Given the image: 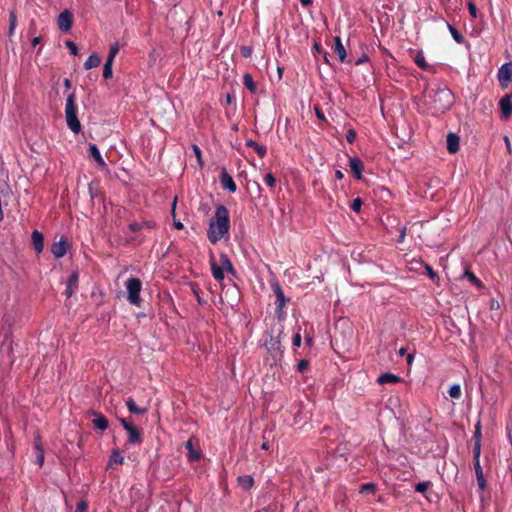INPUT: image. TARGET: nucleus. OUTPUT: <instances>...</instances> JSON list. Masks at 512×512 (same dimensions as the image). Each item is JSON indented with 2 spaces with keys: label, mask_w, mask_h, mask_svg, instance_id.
Listing matches in <instances>:
<instances>
[{
  "label": "nucleus",
  "mask_w": 512,
  "mask_h": 512,
  "mask_svg": "<svg viewBox=\"0 0 512 512\" xmlns=\"http://www.w3.org/2000/svg\"><path fill=\"white\" fill-rule=\"evenodd\" d=\"M504 141H505V145H506L507 151L510 153L511 152V146H510V140H509L508 136L504 137Z\"/></svg>",
  "instance_id": "obj_58"
},
{
  "label": "nucleus",
  "mask_w": 512,
  "mask_h": 512,
  "mask_svg": "<svg viewBox=\"0 0 512 512\" xmlns=\"http://www.w3.org/2000/svg\"><path fill=\"white\" fill-rule=\"evenodd\" d=\"M17 27V15L15 10H10L9 12V28H8V36L11 38Z\"/></svg>",
  "instance_id": "obj_25"
},
{
  "label": "nucleus",
  "mask_w": 512,
  "mask_h": 512,
  "mask_svg": "<svg viewBox=\"0 0 512 512\" xmlns=\"http://www.w3.org/2000/svg\"><path fill=\"white\" fill-rule=\"evenodd\" d=\"M356 138V132L353 130V129H350L348 130L347 134H346V140L349 142V143H353V141L355 140Z\"/></svg>",
  "instance_id": "obj_49"
},
{
  "label": "nucleus",
  "mask_w": 512,
  "mask_h": 512,
  "mask_svg": "<svg viewBox=\"0 0 512 512\" xmlns=\"http://www.w3.org/2000/svg\"><path fill=\"white\" fill-rule=\"evenodd\" d=\"M405 236H406V227H402L400 229V235H399V238H398V242L399 243H403L404 239H405Z\"/></svg>",
  "instance_id": "obj_53"
},
{
  "label": "nucleus",
  "mask_w": 512,
  "mask_h": 512,
  "mask_svg": "<svg viewBox=\"0 0 512 512\" xmlns=\"http://www.w3.org/2000/svg\"><path fill=\"white\" fill-rule=\"evenodd\" d=\"M251 53H252V49L250 47H247V46H244L241 48V54L245 57V58H248L251 56Z\"/></svg>",
  "instance_id": "obj_50"
},
{
  "label": "nucleus",
  "mask_w": 512,
  "mask_h": 512,
  "mask_svg": "<svg viewBox=\"0 0 512 512\" xmlns=\"http://www.w3.org/2000/svg\"><path fill=\"white\" fill-rule=\"evenodd\" d=\"M78 282H79V272L73 271L67 281V287L65 290V295L67 298H69L73 295V293L75 292V290L78 287Z\"/></svg>",
  "instance_id": "obj_9"
},
{
  "label": "nucleus",
  "mask_w": 512,
  "mask_h": 512,
  "mask_svg": "<svg viewBox=\"0 0 512 512\" xmlns=\"http://www.w3.org/2000/svg\"><path fill=\"white\" fill-rule=\"evenodd\" d=\"M120 422L125 430L132 426V424L128 422L125 418H120Z\"/></svg>",
  "instance_id": "obj_56"
},
{
  "label": "nucleus",
  "mask_w": 512,
  "mask_h": 512,
  "mask_svg": "<svg viewBox=\"0 0 512 512\" xmlns=\"http://www.w3.org/2000/svg\"><path fill=\"white\" fill-rule=\"evenodd\" d=\"M499 106L502 112V115L505 119H508L512 113V97L509 94H506L500 99Z\"/></svg>",
  "instance_id": "obj_10"
},
{
  "label": "nucleus",
  "mask_w": 512,
  "mask_h": 512,
  "mask_svg": "<svg viewBox=\"0 0 512 512\" xmlns=\"http://www.w3.org/2000/svg\"><path fill=\"white\" fill-rule=\"evenodd\" d=\"M118 52H119L118 44L115 43V44L111 45L110 49H109V54H108L107 60L108 61H114V58L116 57Z\"/></svg>",
  "instance_id": "obj_39"
},
{
  "label": "nucleus",
  "mask_w": 512,
  "mask_h": 512,
  "mask_svg": "<svg viewBox=\"0 0 512 512\" xmlns=\"http://www.w3.org/2000/svg\"><path fill=\"white\" fill-rule=\"evenodd\" d=\"M264 182L267 186L269 187H274L275 186V183H276V179L275 177L273 176V174L271 173H268L264 176Z\"/></svg>",
  "instance_id": "obj_40"
},
{
  "label": "nucleus",
  "mask_w": 512,
  "mask_h": 512,
  "mask_svg": "<svg viewBox=\"0 0 512 512\" xmlns=\"http://www.w3.org/2000/svg\"><path fill=\"white\" fill-rule=\"evenodd\" d=\"M301 341H302L301 334L299 332H297L293 336V346L296 348H299L301 346Z\"/></svg>",
  "instance_id": "obj_48"
},
{
  "label": "nucleus",
  "mask_w": 512,
  "mask_h": 512,
  "mask_svg": "<svg viewBox=\"0 0 512 512\" xmlns=\"http://www.w3.org/2000/svg\"><path fill=\"white\" fill-rule=\"evenodd\" d=\"M229 227L230 220L228 209L223 205H219L216 208L214 218L209 223L207 232L209 241L213 244L217 243L228 233Z\"/></svg>",
  "instance_id": "obj_1"
},
{
  "label": "nucleus",
  "mask_w": 512,
  "mask_h": 512,
  "mask_svg": "<svg viewBox=\"0 0 512 512\" xmlns=\"http://www.w3.org/2000/svg\"><path fill=\"white\" fill-rule=\"evenodd\" d=\"M474 440L481 442V424H480V422H477V424L475 425Z\"/></svg>",
  "instance_id": "obj_45"
},
{
  "label": "nucleus",
  "mask_w": 512,
  "mask_h": 512,
  "mask_svg": "<svg viewBox=\"0 0 512 512\" xmlns=\"http://www.w3.org/2000/svg\"><path fill=\"white\" fill-rule=\"evenodd\" d=\"M426 104L434 112H445L453 104V93L447 87L431 88L425 93Z\"/></svg>",
  "instance_id": "obj_2"
},
{
  "label": "nucleus",
  "mask_w": 512,
  "mask_h": 512,
  "mask_svg": "<svg viewBox=\"0 0 512 512\" xmlns=\"http://www.w3.org/2000/svg\"><path fill=\"white\" fill-rule=\"evenodd\" d=\"M414 61L415 63L417 64V66L423 70H428L429 69V65L428 63L426 62L425 60V57L423 55L422 52H418L414 58Z\"/></svg>",
  "instance_id": "obj_32"
},
{
  "label": "nucleus",
  "mask_w": 512,
  "mask_h": 512,
  "mask_svg": "<svg viewBox=\"0 0 512 512\" xmlns=\"http://www.w3.org/2000/svg\"><path fill=\"white\" fill-rule=\"evenodd\" d=\"M154 225L155 224L153 221L134 222L129 225V229L133 232H136L143 228H152Z\"/></svg>",
  "instance_id": "obj_28"
},
{
  "label": "nucleus",
  "mask_w": 512,
  "mask_h": 512,
  "mask_svg": "<svg viewBox=\"0 0 512 512\" xmlns=\"http://www.w3.org/2000/svg\"><path fill=\"white\" fill-rule=\"evenodd\" d=\"M128 433V443L129 444H139L142 442V435L140 430L132 425L131 427L127 428Z\"/></svg>",
  "instance_id": "obj_15"
},
{
  "label": "nucleus",
  "mask_w": 512,
  "mask_h": 512,
  "mask_svg": "<svg viewBox=\"0 0 512 512\" xmlns=\"http://www.w3.org/2000/svg\"><path fill=\"white\" fill-rule=\"evenodd\" d=\"M350 169L354 172L355 177L359 180L362 177V171H363V163L362 161L357 158H350L349 161Z\"/></svg>",
  "instance_id": "obj_18"
},
{
  "label": "nucleus",
  "mask_w": 512,
  "mask_h": 512,
  "mask_svg": "<svg viewBox=\"0 0 512 512\" xmlns=\"http://www.w3.org/2000/svg\"><path fill=\"white\" fill-rule=\"evenodd\" d=\"M88 508L86 501H80L77 503L75 512H85Z\"/></svg>",
  "instance_id": "obj_46"
},
{
  "label": "nucleus",
  "mask_w": 512,
  "mask_h": 512,
  "mask_svg": "<svg viewBox=\"0 0 512 512\" xmlns=\"http://www.w3.org/2000/svg\"><path fill=\"white\" fill-rule=\"evenodd\" d=\"M469 14L472 18H477V8L473 2L468 3Z\"/></svg>",
  "instance_id": "obj_44"
},
{
  "label": "nucleus",
  "mask_w": 512,
  "mask_h": 512,
  "mask_svg": "<svg viewBox=\"0 0 512 512\" xmlns=\"http://www.w3.org/2000/svg\"><path fill=\"white\" fill-rule=\"evenodd\" d=\"M464 276L471 282L473 283L475 286L477 287H481L482 283L481 281L474 275V273H472L471 271L469 270H466L465 273H464Z\"/></svg>",
  "instance_id": "obj_37"
},
{
  "label": "nucleus",
  "mask_w": 512,
  "mask_h": 512,
  "mask_svg": "<svg viewBox=\"0 0 512 512\" xmlns=\"http://www.w3.org/2000/svg\"><path fill=\"white\" fill-rule=\"evenodd\" d=\"M498 82L502 88H507L512 81V62L504 63L498 70Z\"/></svg>",
  "instance_id": "obj_5"
},
{
  "label": "nucleus",
  "mask_w": 512,
  "mask_h": 512,
  "mask_svg": "<svg viewBox=\"0 0 512 512\" xmlns=\"http://www.w3.org/2000/svg\"><path fill=\"white\" fill-rule=\"evenodd\" d=\"M219 263L221 264L223 271L226 270L228 273L235 274V269L226 254H221L219 257Z\"/></svg>",
  "instance_id": "obj_23"
},
{
  "label": "nucleus",
  "mask_w": 512,
  "mask_h": 512,
  "mask_svg": "<svg viewBox=\"0 0 512 512\" xmlns=\"http://www.w3.org/2000/svg\"><path fill=\"white\" fill-rule=\"evenodd\" d=\"M126 405H127L129 412H131L133 414L142 415L147 412V408H139L137 406V404L135 403V401L131 397H129L126 400Z\"/></svg>",
  "instance_id": "obj_22"
},
{
  "label": "nucleus",
  "mask_w": 512,
  "mask_h": 512,
  "mask_svg": "<svg viewBox=\"0 0 512 512\" xmlns=\"http://www.w3.org/2000/svg\"><path fill=\"white\" fill-rule=\"evenodd\" d=\"M193 151L195 156L197 157L199 163H201V150L197 145H193Z\"/></svg>",
  "instance_id": "obj_54"
},
{
  "label": "nucleus",
  "mask_w": 512,
  "mask_h": 512,
  "mask_svg": "<svg viewBox=\"0 0 512 512\" xmlns=\"http://www.w3.org/2000/svg\"><path fill=\"white\" fill-rule=\"evenodd\" d=\"M414 360V355L413 354H408L407 355V363L410 365Z\"/></svg>",
  "instance_id": "obj_63"
},
{
  "label": "nucleus",
  "mask_w": 512,
  "mask_h": 512,
  "mask_svg": "<svg viewBox=\"0 0 512 512\" xmlns=\"http://www.w3.org/2000/svg\"><path fill=\"white\" fill-rule=\"evenodd\" d=\"M88 151L89 157L94 159L100 168L104 169L107 167L98 147L95 144H89Z\"/></svg>",
  "instance_id": "obj_11"
},
{
  "label": "nucleus",
  "mask_w": 512,
  "mask_h": 512,
  "mask_svg": "<svg viewBox=\"0 0 512 512\" xmlns=\"http://www.w3.org/2000/svg\"><path fill=\"white\" fill-rule=\"evenodd\" d=\"M425 269L430 278L434 279L436 277V273L434 272L430 265H426Z\"/></svg>",
  "instance_id": "obj_52"
},
{
  "label": "nucleus",
  "mask_w": 512,
  "mask_h": 512,
  "mask_svg": "<svg viewBox=\"0 0 512 512\" xmlns=\"http://www.w3.org/2000/svg\"><path fill=\"white\" fill-rule=\"evenodd\" d=\"M238 484L245 490H249L253 484V477L250 475H243L238 477Z\"/></svg>",
  "instance_id": "obj_26"
},
{
  "label": "nucleus",
  "mask_w": 512,
  "mask_h": 512,
  "mask_svg": "<svg viewBox=\"0 0 512 512\" xmlns=\"http://www.w3.org/2000/svg\"><path fill=\"white\" fill-rule=\"evenodd\" d=\"M243 84L250 92H256V83L254 82L253 77L249 73L244 74Z\"/></svg>",
  "instance_id": "obj_29"
},
{
  "label": "nucleus",
  "mask_w": 512,
  "mask_h": 512,
  "mask_svg": "<svg viewBox=\"0 0 512 512\" xmlns=\"http://www.w3.org/2000/svg\"><path fill=\"white\" fill-rule=\"evenodd\" d=\"M66 46L70 50L71 54L77 55L78 54V48L76 44L73 41H66Z\"/></svg>",
  "instance_id": "obj_42"
},
{
  "label": "nucleus",
  "mask_w": 512,
  "mask_h": 512,
  "mask_svg": "<svg viewBox=\"0 0 512 512\" xmlns=\"http://www.w3.org/2000/svg\"><path fill=\"white\" fill-rule=\"evenodd\" d=\"M447 28H448L449 32L451 33L453 39L457 43L461 44L464 42V36L454 26L447 23Z\"/></svg>",
  "instance_id": "obj_31"
},
{
  "label": "nucleus",
  "mask_w": 512,
  "mask_h": 512,
  "mask_svg": "<svg viewBox=\"0 0 512 512\" xmlns=\"http://www.w3.org/2000/svg\"><path fill=\"white\" fill-rule=\"evenodd\" d=\"M112 64H113V61H108V60H106V62L104 64V67H103V77L105 79H109L113 75Z\"/></svg>",
  "instance_id": "obj_35"
},
{
  "label": "nucleus",
  "mask_w": 512,
  "mask_h": 512,
  "mask_svg": "<svg viewBox=\"0 0 512 512\" xmlns=\"http://www.w3.org/2000/svg\"><path fill=\"white\" fill-rule=\"evenodd\" d=\"M210 265H211V272L213 277L216 280H223L224 279V271L221 266V264L217 263L213 257L210 258Z\"/></svg>",
  "instance_id": "obj_20"
},
{
  "label": "nucleus",
  "mask_w": 512,
  "mask_h": 512,
  "mask_svg": "<svg viewBox=\"0 0 512 512\" xmlns=\"http://www.w3.org/2000/svg\"><path fill=\"white\" fill-rule=\"evenodd\" d=\"M51 252L56 258L63 257L67 252V243L64 239L55 242L51 247Z\"/></svg>",
  "instance_id": "obj_14"
},
{
  "label": "nucleus",
  "mask_w": 512,
  "mask_h": 512,
  "mask_svg": "<svg viewBox=\"0 0 512 512\" xmlns=\"http://www.w3.org/2000/svg\"><path fill=\"white\" fill-rule=\"evenodd\" d=\"M376 490V485L373 483H365L360 487V493L373 494Z\"/></svg>",
  "instance_id": "obj_36"
},
{
  "label": "nucleus",
  "mask_w": 512,
  "mask_h": 512,
  "mask_svg": "<svg viewBox=\"0 0 512 512\" xmlns=\"http://www.w3.org/2000/svg\"><path fill=\"white\" fill-rule=\"evenodd\" d=\"M459 137L454 133H449L447 135V150L454 154L459 150Z\"/></svg>",
  "instance_id": "obj_16"
},
{
  "label": "nucleus",
  "mask_w": 512,
  "mask_h": 512,
  "mask_svg": "<svg viewBox=\"0 0 512 512\" xmlns=\"http://www.w3.org/2000/svg\"><path fill=\"white\" fill-rule=\"evenodd\" d=\"M333 50L335 54L338 56L339 60L341 62H344L346 59V50L342 44L341 38L339 36H336L334 38V46Z\"/></svg>",
  "instance_id": "obj_17"
},
{
  "label": "nucleus",
  "mask_w": 512,
  "mask_h": 512,
  "mask_svg": "<svg viewBox=\"0 0 512 512\" xmlns=\"http://www.w3.org/2000/svg\"><path fill=\"white\" fill-rule=\"evenodd\" d=\"M474 469L476 473L477 484L481 490L486 487V480L484 478L483 470L480 462H474Z\"/></svg>",
  "instance_id": "obj_21"
},
{
  "label": "nucleus",
  "mask_w": 512,
  "mask_h": 512,
  "mask_svg": "<svg viewBox=\"0 0 512 512\" xmlns=\"http://www.w3.org/2000/svg\"><path fill=\"white\" fill-rule=\"evenodd\" d=\"M361 205H362V200L360 198H356L353 200V202L351 204V209L354 212H359L361 209Z\"/></svg>",
  "instance_id": "obj_41"
},
{
  "label": "nucleus",
  "mask_w": 512,
  "mask_h": 512,
  "mask_svg": "<svg viewBox=\"0 0 512 512\" xmlns=\"http://www.w3.org/2000/svg\"><path fill=\"white\" fill-rule=\"evenodd\" d=\"M185 447L188 450V459L190 461H196L200 458L199 453L193 449V444L191 440L186 442Z\"/></svg>",
  "instance_id": "obj_30"
},
{
  "label": "nucleus",
  "mask_w": 512,
  "mask_h": 512,
  "mask_svg": "<svg viewBox=\"0 0 512 512\" xmlns=\"http://www.w3.org/2000/svg\"><path fill=\"white\" fill-rule=\"evenodd\" d=\"M449 396L453 399H459L461 397V387L459 384L452 385L448 390Z\"/></svg>",
  "instance_id": "obj_34"
},
{
  "label": "nucleus",
  "mask_w": 512,
  "mask_h": 512,
  "mask_svg": "<svg viewBox=\"0 0 512 512\" xmlns=\"http://www.w3.org/2000/svg\"><path fill=\"white\" fill-rule=\"evenodd\" d=\"M314 49L318 52V53H322L323 50L321 48V46L318 44V43H315L314 44Z\"/></svg>",
  "instance_id": "obj_64"
},
{
  "label": "nucleus",
  "mask_w": 512,
  "mask_h": 512,
  "mask_svg": "<svg viewBox=\"0 0 512 512\" xmlns=\"http://www.w3.org/2000/svg\"><path fill=\"white\" fill-rule=\"evenodd\" d=\"M273 291L276 296L275 305H276V312L281 315L283 312V309L286 305V303L289 301L288 298L285 297L283 290L281 289L279 284H274Z\"/></svg>",
  "instance_id": "obj_6"
},
{
  "label": "nucleus",
  "mask_w": 512,
  "mask_h": 512,
  "mask_svg": "<svg viewBox=\"0 0 512 512\" xmlns=\"http://www.w3.org/2000/svg\"><path fill=\"white\" fill-rule=\"evenodd\" d=\"M481 442L475 441L473 448V462H480Z\"/></svg>",
  "instance_id": "obj_38"
},
{
  "label": "nucleus",
  "mask_w": 512,
  "mask_h": 512,
  "mask_svg": "<svg viewBox=\"0 0 512 512\" xmlns=\"http://www.w3.org/2000/svg\"><path fill=\"white\" fill-rule=\"evenodd\" d=\"M73 14L69 10H64L58 16L57 24L61 31L68 32L72 27Z\"/></svg>",
  "instance_id": "obj_7"
},
{
  "label": "nucleus",
  "mask_w": 512,
  "mask_h": 512,
  "mask_svg": "<svg viewBox=\"0 0 512 512\" xmlns=\"http://www.w3.org/2000/svg\"><path fill=\"white\" fill-rule=\"evenodd\" d=\"M40 41H41V38H40V37H34V38L32 39L31 44H32V46H33V47H35V46H37V45L40 43Z\"/></svg>",
  "instance_id": "obj_60"
},
{
  "label": "nucleus",
  "mask_w": 512,
  "mask_h": 512,
  "mask_svg": "<svg viewBox=\"0 0 512 512\" xmlns=\"http://www.w3.org/2000/svg\"><path fill=\"white\" fill-rule=\"evenodd\" d=\"M430 483L429 482H420L416 485L415 490L417 492H424L428 489Z\"/></svg>",
  "instance_id": "obj_43"
},
{
  "label": "nucleus",
  "mask_w": 512,
  "mask_h": 512,
  "mask_svg": "<svg viewBox=\"0 0 512 512\" xmlns=\"http://www.w3.org/2000/svg\"><path fill=\"white\" fill-rule=\"evenodd\" d=\"M92 416L94 417L92 423L95 429L105 430L108 428V420L104 415L97 412H92Z\"/></svg>",
  "instance_id": "obj_13"
},
{
  "label": "nucleus",
  "mask_w": 512,
  "mask_h": 512,
  "mask_svg": "<svg viewBox=\"0 0 512 512\" xmlns=\"http://www.w3.org/2000/svg\"><path fill=\"white\" fill-rule=\"evenodd\" d=\"M173 225L176 229L181 230L183 229V224L180 221L174 220Z\"/></svg>",
  "instance_id": "obj_57"
},
{
  "label": "nucleus",
  "mask_w": 512,
  "mask_h": 512,
  "mask_svg": "<svg viewBox=\"0 0 512 512\" xmlns=\"http://www.w3.org/2000/svg\"><path fill=\"white\" fill-rule=\"evenodd\" d=\"M34 448L37 453H40V451H44L39 436H37L35 439Z\"/></svg>",
  "instance_id": "obj_51"
},
{
  "label": "nucleus",
  "mask_w": 512,
  "mask_h": 512,
  "mask_svg": "<svg viewBox=\"0 0 512 512\" xmlns=\"http://www.w3.org/2000/svg\"><path fill=\"white\" fill-rule=\"evenodd\" d=\"M246 146L253 148L261 158H263L266 155V147L259 145L254 140H247Z\"/></svg>",
  "instance_id": "obj_27"
},
{
  "label": "nucleus",
  "mask_w": 512,
  "mask_h": 512,
  "mask_svg": "<svg viewBox=\"0 0 512 512\" xmlns=\"http://www.w3.org/2000/svg\"><path fill=\"white\" fill-rule=\"evenodd\" d=\"M282 355V351L280 350V347H276L274 349V357H277V356H281Z\"/></svg>",
  "instance_id": "obj_62"
},
{
  "label": "nucleus",
  "mask_w": 512,
  "mask_h": 512,
  "mask_svg": "<svg viewBox=\"0 0 512 512\" xmlns=\"http://www.w3.org/2000/svg\"><path fill=\"white\" fill-rule=\"evenodd\" d=\"M315 110H316V115H317L318 119L324 120L325 117H324L323 112L321 110H319L318 108H316Z\"/></svg>",
  "instance_id": "obj_59"
},
{
  "label": "nucleus",
  "mask_w": 512,
  "mask_h": 512,
  "mask_svg": "<svg viewBox=\"0 0 512 512\" xmlns=\"http://www.w3.org/2000/svg\"><path fill=\"white\" fill-rule=\"evenodd\" d=\"M124 461V457L119 450H114L110 456L109 464H122Z\"/></svg>",
  "instance_id": "obj_33"
},
{
  "label": "nucleus",
  "mask_w": 512,
  "mask_h": 512,
  "mask_svg": "<svg viewBox=\"0 0 512 512\" xmlns=\"http://www.w3.org/2000/svg\"><path fill=\"white\" fill-rule=\"evenodd\" d=\"M32 245L35 251L40 254L44 248V236L38 230H34L31 235Z\"/></svg>",
  "instance_id": "obj_12"
},
{
  "label": "nucleus",
  "mask_w": 512,
  "mask_h": 512,
  "mask_svg": "<svg viewBox=\"0 0 512 512\" xmlns=\"http://www.w3.org/2000/svg\"><path fill=\"white\" fill-rule=\"evenodd\" d=\"M309 366V362L305 359H302L298 364H297V370L299 372H303L305 369H307Z\"/></svg>",
  "instance_id": "obj_47"
},
{
  "label": "nucleus",
  "mask_w": 512,
  "mask_h": 512,
  "mask_svg": "<svg viewBox=\"0 0 512 512\" xmlns=\"http://www.w3.org/2000/svg\"><path fill=\"white\" fill-rule=\"evenodd\" d=\"M76 95L74 92L70 93L66 100L65 105V118L67 126L72 132L78 134L81 131V123L77 116V106L75 104Z\"/></svg>",
  "instance_id": "obj_3"
},
{
  "label": "nucleus",
  "mask_w": 512,
  "mask_h": 512,
  "mask_svg": "<svg viewBox=\"0 0 512 512\" xmlns=\"http://www.w3.org/2000/svg\"><path fill=\"white\" fill-rule=\"evenodd\" d=\"M401 381V378L392 373H384L380 375L377 379L378 384H395Z\"/></svg>",
  "instance_id": "obj_19"
},
{
  "label": "nucleus",
  "mask_w": 512,
  "mask_h": 512,
  "mask_svg": "<svg viewBox=\"0 0 512 512\" xmlns=\"http://www.w3.org/2000/svg\"><path fill=\"white\" fill-rule=\"evenodd\" d=\"M127 290V300L135 306H139L141 303L140 292L142 289L141 281L136 277H130L125 283Z\"/></svg>",
  "instance_id": "obj_4"
},
{
  "label": "nucleus",
  "mask_w": 512,
  "mask_h": 512,
  "mask_svg": "<svg viewBox=\"0 0 512 512\" xmlns=\"http://www.w3.org/2000/svg\"><path fill=\"white\" fill-rule=\"evenodd\" d=\"M220 183L224 189H227L230 193H234L237 190V186L233 178L228 174L225 168L222 169L220 175Z\"/></svg>",
  "instance_id": "obj_8"
},
{
  "label": "nucleus",
  "mask_w": 512,
  "mask_h": 512,
  "mask_svg": "<svg viewBox=\"0 0 512 512\" xmlns=\"http://www.w3.org/2000/svg\"><path fill=\"white\" fill-rule=\"evenodd\" d=\"M367 60H368V57H367V56H363V57L359 58V59L355 62V64H356V65H360V64H362V63L366 62Z\"/></svg>",
  "instance_id": "obj_61"
},
{
  "label": "nucleus",
  "mask_w": 512,
  "mask_h": 512,
  "mask_svg": "<svg viewBox=\"0 0 512 512\" xmlns=\"http://www.w3.org/2000/svg\"><path fill=\"white\" fill-rule=\"evenodd\" d=\"M101 63V58L97 54H91L88 59L84 63V68L86 70L95 68L99 66Z\"/></svg>",
  "instance_id": "obj_24"
},
{
  "label": "nucleus",
  "mask_w": 512,
  "mask_h": 512,
  "mask_svg": "<svg viewBox=\"0 0 512 512\" xmlns=\"http://www.w3.org/2000/svg\"><path fill=\"white\" fill-rule=\"evenodd\" d=\"M44 462V451L37 453V463L41 466Z\"/></svg>",
  "instance_id": "obj_55"
}]
</instances>
